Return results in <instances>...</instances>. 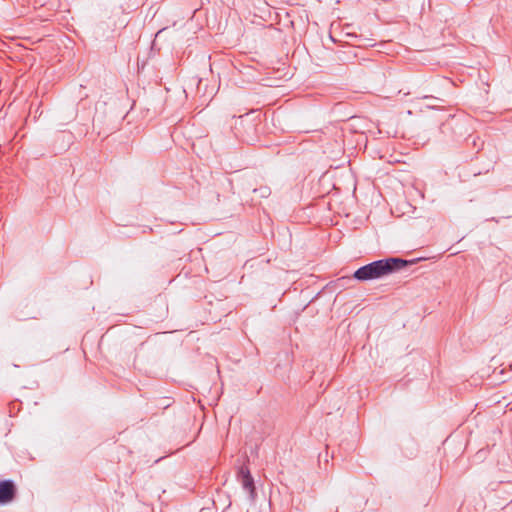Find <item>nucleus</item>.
<instances>
[{"label":"nucleus","mask_w":512,"mask_h":512,"mask_svg":"<svg viewBox=\"0 0 512 512\" xmlns=\"http://www.w3.org/2000/svg\"><path fill=\"white\" fill-rule=\"evenodd\" d=\"M406 261L399 258H388L372 262L355 271L354 277L360 281L377 279L403 268Z\"/></svg>","instance_id":"1"},{"label":"nucleus","mask_w":512,"mask_h":512,"mask_svg":"<svg viewBox=\"0 0 512 512\" xmlns=\"http://www.w3.org/2000/svg\"><path fill=\"white\" fill-rule=\"evenodd\" d=\"M15 485L10 480L0 482V503H9L15 497Z\"/></svg>","instance_id":"2"},{"label":"nucleus","mask_w":512,"mask_h":512,"mask_svg":"<svg viewBox=\"0 0 512 512\" xmlns=\"http://www.w3.org/2000/svg\"><path fill=\"white\" fill-rule=\"evenodd\" d=\"M242 485L245 489H247L250 493H253L254 486H253V479L249 473V471L242 470Z\"/></svg>","instance_id":"3"}]
</instances>
